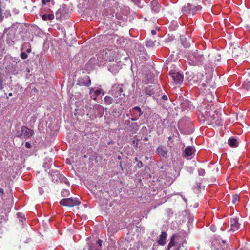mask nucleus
<instances>
[{
	"mask_svg": "<svg viewBox=\"0 0 250 250\" xmlns=\"http://www.w3.org/2000/svg\"><path fill=\"white\" fill-rule=\"evenodd\" d=\"M169 75L172 77L175 84H181L183 81V76L178 72L171 70L169 72Z\"/></svg>",
	"mask_w": 250,
	"mask_h": 250,
	"instance_id": "1a4fd4ad",
	"label": "nucleus"
},
{
	"mask_svg": "<svg viewBox=\"0 0 250 250\" xmlns=\"http://www.w3.org/2000/svg\"><path fill=\"white\" fill-rule=\"evenodd\" d=\"M178 245L175 242V235H173L170 239V241L169 243L167 250H178Z\"/></svg>",
	"mask_w": 250,
	"mask_h": 250,
	"instance_id": "2eb2a0df",
	"label": "nucleus"
},
{
	"mask_svg": "<svg viewBox=\"0 0 250 250\" xmlns=\"http://www.w3.org/2000/svg\"><path fill=\"white\" fill-rule=\"evenodd\" d=\"M81 202L77 198H64L60 201V204L64 206L74 207L80 205Z\"/></svg>",
	"mask_w": 250,
	"mask_h": 250,
	"instance_id": "0eeeda50",
	"label": "nucleus"
},
{
	"mask_svg": "<svg viewBox=\"0 0 250 250\" xmlns=\"http://www.w3.org/2000/svg\"><path fill=\"white\" fill-rule=\"evenodd\" d=\"M211 0H203V2L205 3H206V2H207L208 4H210L211 3Z\"/></svg>",
	"mask_w": 250,
	"mask_h": 250,
	"instance_id": "79ce46f5",
	"label": "nucleus"
},
{
	"mask_svg": "<svg viewBox=\"0 0 250 250\" xmlns=\"http://www.w3.org/2000/svg\"><path fill=\"white\" fill-rule=\"evenodd\" d=\"M69 17L68 10L64 6L60 7L56 12V18L57 19L63 20L67 19Z\"/></svg>",
	"mask_w": 250,
	"mask_h": 250,
	"instance_id": "6e6552de",
	"label": "nucleus"
},
{
	"mask_svg": "<svg viewBox=\"0 0 250 250\" xmlns=\"http://www.w3.org/2000/svg\"><path fill=\"white\" fill-rule=\"evenodd\" d=\"M123 91L122 85L117 84H115L112 87L110 93L115 98L123 99L125 96L124 93L122 94Z\"/></svg>",
	"mask_w": 250,
	"mask_h": 250,
	"instance_id": "423d86ee",
	"label": "nucleus"
},
{
	"mask_svg": "<svg viewBox=\"0 0 250 250\" xmlns=\"http://www.w3.org/2000/svg\"><path fill=\"white\" fill-rule=\"evenodd\" d=\"M182 45L185 48H188L190 46V43L187 41L182 42Z\"/></svg>",
	"mask_w": 250,
	"mask_h": 250,
	"instance_id": "cd10ccee",
	"label": "nucleus"
},
{
	"mask_svg": "<svg viewBox=\"0 0 250 250\" xmlns=\"http://www.w3.org/2000/svg\"><path fill=\"white\" fill-rule=\"evenodd\" d=\"M239 142L235 138L232 137L229 139L228 144L231 147H236L239 145Z\"/></svg>",
	"mask_w": 250,
	"mask_h": 250,
	"instance_id": "a211bd4d",
	"label": "nucleus"
},
{
	"mask_svg": "<svg viewBox=\"0 0 250 250\" xmlns=\"http://www.w3.org/2000/svg\"><path fill=\"white\" fill-rule=\"evenodd\" d=\"M146 45L147 47H151L154 46L155 42L152 40H147L146 42Z\"/></svg>",
	"mask_w": 250,
	"mask_h": 250,
	"instance_id": "b1692460",
	"label": "nucleus"
},
{
	"mask_svg": "<svg viewBox=\"0 0 250 250\" xmlns=\"http://www.w3.org/2000/svg\"><path fill=\"white\" fill-rule=\"evenodd\" d=\"M7 70H8V72H11V73H13V72H15V71H16V68H15V67H14V68H13L11 69V68H10L9 66L8 67H7Z\"/></svg>",
	"mask_w": 250,
	"mask_h": 250,
	"instance_id": "72a5a7b5",
	"label": "nucleus"
},
{
	"mask_svg": "<svg viewBox=\"0 0 250 250\" xmlns=\"http://www.w3.org/2000/svg\"><path fill=\"white\" fill-rule=\"evenodd\" d=\"M204 61L203 55L199 53L197 50L192 52L188 56L189 63L194 66L202 65Z\"/></svg>",
	"mask_w": 250,
	"mask_h": 250,
	"instance_id": "f257e3e1",
	"label": "nucleus"
},
{
	"mask_svg": "<svg viewBox=\"0 0 250 250\" xmlns=\"http://www.w3.org/2000/svg\"><path fill=\"white\" fill-rule=\"evenodd\" d=\"M195 153L194 148L191 146H188L184 150L183 156L184 157L188 158L191 156Z\"/></svg>",
	"mask_w": 250,
	"mask_h": 250,
	"instance_id": "f3484780",
	"label": "nucleus"
},
{
	"mask_svg": "<svg viewBox=\"0 0 250 250\" xmlns=\"http://www.w3.org/2000/svg\"><path fill=\"white\" fill-rule=\"evenodd\" d=\"M61 195L62 197H67L70 195L69 191L66 189H63L61 192Z\"/></svg>",
	"mask_w": 250,
	"mask_h": 250,
	"instance_id": "393cba45",
	"label": "nucleus"
},
{
	"mask_svg": "<svg viewBox=\"0 0 250 250\" xmlns=\"http://www.w3.org/2000/svg\"><path fill=\"white\" fill-rule=\"evenodd\" d=\"M143 140L145 141H147L148 140V138L147 137H145L143 139Z\"/></svg>",
	"mask_w": 250,
	"mask_h": 250,
	"instance_id": "3c124183",
	"label": "nucleus"
},
{
	"mask_svg": "<svg viewBox=\"0 0 250 250\" xmlns=\"http://www.w3.org/2000/svg\"><path fill=\"white\" fill-rule=\"evenodd\" d=\"M160 87L159 85L155 83L146 87L145 91V92L146 95L153 96V97L160 96Z\"/></svg>",
	"mask_w": 250,
	"mask_h": 250,
	"instance_id": "7ed1b4c3",
	"label": "nucleus"
},
{
	"mask_svg": "<svg viewBox=\"0 0 250 250\" xmlns=\"http://www.w3.org/2000/svg\"><path fill=\"white\" fill-rule=\"evenodd\" d=\"M167 234L165 232H162L159 236L158 243L161 245H164L166 244V240L167 238Z\"/></svg>",
	"mask_w": 250,
	"mask_h": 250,
	"instance_id": "6ab92c4d",
	"label": "nucleus"
},
{
	"mask_svg": "<svg viewBox=\"0 0 250 250\" xmlns=\"http://www.w3.org/2000/svg\"><path fill=\"white\" fill-rule=\"evenodd\" d=\"M4 51V46H3L2 42L0 41V56H2Z\"/></svg>",
	"mask_w": 250,
	"mask_h": 250,
	"instance_id": "bb28decb",
	"label": "nucleus"
},
{
	"mask_svg": "<svg viewBox=\"0 0 250 250\" xmlns=\"http://www.w3.org/2000/svg\"><path fill=\"white\" fill-rule=\"evenodd\" d=\"M150 8L152 11L155 13H158L161 9V5L156 0H153L150 3Z\"/></svg>",
	"mask_w": 250,
	"mask_h": 250,
	"instance_id": "dca6fc26",
	"label": "nucleus"
},
{
	"mask_svg": "<svg viewBox=\"0 0 250 250\" xmlns=\"http://www.w3.org/2000/svg\"><path fill=\"white\" fill-rule=\"evenodd\" d=\"M138 249H139L138 247L134 246V247L130 248L128 250H138Z\"/></svg>",
	"mask_w": 250,
	"mask_h": 250,
	"instance_id": "a19ab883",
	"label": "nucleus"
},
{
	"mask_svg": "<svg viewBox=\"0 0 250 250\" xmlns=\"http://www.w3.org/2000/svg\"><path fill=\"white\" fill-rule=\"evenodd\" d=\"M135 160L136 161H138V158L137 157H136L135 158Z\"/></svg>",
	"mask_w": 250,
	"mask_h": 250,
	"instance_id": "5fc2aeb1",
	"label": "nucleus"
},
{
	"mask_svg": "<svg viewBox=\"0 0 250 250\" xmlns=\"http://www.w3.org/2000/svg\"><path fill=\"white\" fill-rule=\"evenodd\" d=\"M162 99L164 100H167V97L166 95H163L162 96Z\"/></svg>",
	"mask_w": 250,
	"mask_h": 250,
	"instance_id": "c03bdc74",
	"label": "nucleus"
},
{
	"mask_svg": "<svg viewBox=\"0 0 250 250\" xmlns=\"http://www.w3.org/2000/svg\"><path fill=\"white\" fill-rule=\"evenodd\" d=\"M131 120H126L125 121L124 125L127 128L130 132H136L139 129V125L137 123H133Z\"/></svg>",
	"mask_w": 250,
	"mask_h": 250,
	"instance_id": "9d476101",
	"label": "nucleus"
},
{
	"mask_svg": "<svg viewBox=\"0 0 250 250\" xmlns=\"http://www.w3.org/2000/svg\"><path fill=\"white\" fill-rule=\"evenodd\" d=\"M12 95V93H10L9 94V96H11Z\"/></svg>",
	"mask_w": 250,
	"mask_h": 250,
	"instance_id": "864d4df0",
	"label": "nucleus"
},
{
	"mask_svg": "<svg viewBox=\"0 0 250 250\" xmlns=\"http://www.w3.org/2000/svg\"><path fill=\"white\" fill-rule=\"evenodd\" d=\"M25 146L27 148H31L32 146L30 143L28 142L25 143Z\"/></svg>",
	"mask_w": 250,
	"mask_h": 250,
	"instance_id": "c9c22d12",
	"label": "nucleus"
},
{
	"mask_svg": "<svg viewBox=\"0 0 250 250\" xmlns=\"http://www.w3.org/2000/svg\"><path fill=\"white\" fill-rule=\"evenodd\" d=\"M244 88L248 91L250 90V82H245L244 84Z\"/></svg>",
	"mask_w": 250,
	"mask_h": 250,
	"instance_id": "a878e982",
	"label": "nucleus"
},
{
	"mask_svg": "<svg viewBox=\"0 0 250 250\" xmlns=\"http://www.w3.org/2000/svg\"><path fill=\"white\" fill-rule=\"evenodd\" d=\"M118 158L119 159H121V157H120V156H118Z\"/></svg>",
	"mask_w": 250,
	"mask_h": 250,
	"instance_id": "4d7b16f0",
	"label": "nucleus"
},
{
	"mask_svg": "<svg viewBox=\"0 0 250 250\" xmlns=\"http://www.w3.org/2000/svg\"><path fill=\"white\" fill-rule=\"evenodd\" d=\"M26 49V52L28 53H30L31 51V47L30 46V44L29 42H24L22 45L21 48V51H22L24 49Z\"/></svg>",
	"mask_w": 250,
	"mask_h": 250,
	"instance_id": "aec40b11",
	"label": "nucleus"
},
{
	"mask_svg": "<svg viewBox=\"0 0 250 250\" xmlns=\"http://www.w3.org/2000/svg\"><path fill=\"white\" fill-rule=\"evenodd\" d=\"M230 231L234 232L240 228V224L238 223V219L237 218H231L230 220Z\"/></svg>",
	"mask_w": 250,
	"mask_h": 250,
	"instance_id": "ddd939ff",
	"label": "nucleus"
},
{
	"mask_svg": "<svg viewBox=\"0 0 250 250\" xmlns=\"http://www.w3.org/2000/svg\"><path fill=\"white\" fill-rule=\"evenodd\" d=\"M77 84L79 85H85L89 87L91 85V80L88 76L83 77H80L77 81Z\"/></svg>",
	"mask_w": 250,
	"mask_h": 250,
	"instance_id": "f8f14e48",
	"label": "nucleus"
},
{
	"mask_svg": "<svg viewBox=\"0 0 250 250\" xmlns=\"http://www.w3.org/2000/svg\"><path fill=\"white\" fill-rule=\"evenodd\" d=\"M151 34H152V35H155V34H156V31H155V30H151Z\"/></svg>",
	"mask_w": 250,
	"mask_h": 250,
	"instance_id": "49530a36",
	"label": "nucleus"
},
{
	"mask_svg": "<svg viewBox=\"0 0 250 250\" xmlns=\"http://www.w3.org/2000/svg\"><path fill=\"white\" fill-rule=\"evenodd\" d=\"M47 20H52L54 19V15L53 13L49 14L47 15Z\"/></svg>",
	"mask_w": 250,
	"mask_h": 250,
	"instance_id": "473e14b6",
	"label": "nucleus"
},
{
	"mask_svg": "<svg viewBox=\"0 0 250 250\" xmlns=\"http://www.w3.org/2000/svg\"><path fill=\"white\" fill-rule=\"evenodd\" d=\"M202 9V7L200 5L195 6L189 3L185 4L182 8V12L184 14L188 15H194L198 11Z\"/></svg>",
	"mask_w": 250,
	"mask_h": 250,
	"instance_id": "f03ea898",
	"label": "nucleus"
},
{
	"mask_svg": "<svg viewBox=\"0 0 250 250\" xmlns=\"http://www.w3.org/2000/svg\"><path fill=\"white\" fill-rule=\"evenodd\" d=\"M94 92L95 96H98L101 94V89H97V90H95Z\"/></svg>",
	"mask_w": 250,
	"mask_h": 250,
	"instance_id": "f704fd0d",
	"label": "nucleus"
},
{
	"mask_svg": "<svg viewBox=\"0 0 250 250\" xmlns=\"http://www.w3.org/2000/svg\"><path fill=\"white\" fill-rule=\"evenodd\" d=\"M144 128L146 129V127H143L142 128V129H143Z\"/></svg>",
	"mask_w": 250,
	"mask_h": 250,
	"instance_id": "6e6d98bb",
	"label": "nucleus"
},
{
	"mask_svg": "<svg viewBox=\"0 0 250 250\" xmlns=\"http://www.w3.org/2000/svg\"><path fill=\"white\" fill-rule=\"evenodd\" d=\"M105 55L106 57L108 58L110 61L113 59V58L115 57L116 53L114 51H111L110 50H108V52L105 51Z\"/></svg>",
	"mask_w": 250,
	"mask_h": 250,
	"instance_id": "412c9836",
	"label": "nucleus"
},
{
	"mask_svg": "<svg viewBox=\"0 0 250 250\" xmlns=\"http://www.w3.org/2000/svg\"><path fill=\"white\" fill-rule=\"evenodd\" d=\"M17 28V25H15L12 26L8 29H5L4 33L6 34L7 36V42L10 45H13L14 44L13 39L15 37Z\"/></svg>",
	"mask_w": 250,
	"mask_h": 250,
	"instance_id": "20e7f679",
	"label": "nucleus"
},
{
	"mask_svg": "<svg viewBox=\"0 0 250 250\" xmlns=\"http://www.w3.org/2000/svg\"><path fill=\"white\" fill-rule=\"evenodd\" d=\"M137 141H138V140H137L136 141V140H133V144H135V146L136 147H138Z\"/></svg>",
	"mask_w": 250,
	"mask_h": 250,
	"instance_id": "37998d69",
	"label": "nucleus"
},
{
	"mask_svg": "<svg viewBox=\"0 0 250 250\" xmlns=\"http://www.w3.org/2000/svg\"><path fill=\"white\" fill-rule=\"evenodd\" d=\"M234 198L235 200H238L239 199V197L237 195H236Z\"/></svg>",
	"mask_w": 250,
	"mask_h": 250,
	"instance_id": "de8ad7c7",
	"label": "nucleus"
},
{
	"mask_svg": "<svg viewBox=\"0 0 250 250\" xmlns=\"http://www.w3.org/2000/svg\"><path fill=\"white\" fill-rule=\"evenodd\" d=\"M157 153L161 156L164 158H167L168 157V150L167 148L163 146H160L157 148Z\"/></svg>",
	"mask_w": 250,
	"mask_h": 250,
	"instance_id": "4468645a",
	"label": "nucleus"
},
{
	"mask_svg": "<svg viewBox=\"0 0 250 250\" xmlns=\"http://www.w3.org/2000/svg\"><path fill=\"white\" fill-rule=\"evenodd\" d=\"M131 0L137 5H139V4L140 2V0Z\"/></svg>",
	"mask_w": 250,
	"mask_h": 250,
	"instance_id": "58836bf2",
	"label": "nucleus"
},
{
	"mask_svg": "<svg viewBox=\"0 0 250 250\" xmlns=\"http://www.w3.org/2000/svg\"><path fill=\"white\" fill-rule=\"evenodd\" d=\"M18 216L22 218V214L20 213H17Z\"/></svg>",
	"mask_w": 250,
	"mask_h": 250,
	"instance_id": "8fccbe9b",
	"label": "nucleus"
},
{
	"mask_svg": "<svg viewBox=\"0 0 250 250\" xmlns=\"http://www.w3.org/2000/svg\"><path fill=\"white\" fill-rule=\"evenodd\" d=\"M210 229H211L213 231H215V229L214 227L211 226Z\"/></svg>",
	"mask_w": 250,
	"mask_h": 250,
	"instance_id": "09e8293b",
	"label": "nucleus"
},
{
	"mask_svg": "<svg viewBox=\"0 0 250 250\" xmlns=\"http://www.w3.org/2000/svg\"><path fill=\"white\" fill-rule=\"evenodd\" d=\"M34 134L33 130H31L25 126L21 128V131H18L16 136L20 138H27L32 136Z\"/></svg>",
	"mask_w": 250,
	"mask_h": 250,
	"instance_id": "39448f33",
	"label": "nucleus"
},
{
	"mask_svg": "<svg viewBox=\"0 0 250 250\" xmlns=\"http://www.w3.org/2000/svg\"><path fill=\"white\" fill-rule=\"evenodd\" d=\"M0 193L1 194V195H3L4 194V190L3 189L0 188Z\"/></svg>",
	"mask_w": 250,
	"mask_h": 250,
	"instance_id": "a18cd8bd",
	"label": "nucleus"
},
{
	"mask_svg": "<svg viewBox=\"0 0 250 250\" xmlns=\"http://www.w3.org/2000/svg\"><path fill=\"white\" fill-rule=\"evenodd\" d=\"M104 100L106 105H110L113 101L112 98L109 96H106L104 98Z\"/></svg>",
	"mask_w": 250,
	"mask_h": 250,
	"instance_id": "4be33fe9",
	"label": "nucleus"
},
{
	"mask_svg": "<svg viewBox=\"0 0 250 250\" xmlns=\"http://www.w3.org/2000/svg\"><path fill=\"white\" fill-rule=\"evenodd\" d=\"M87 244H88V250H101L98 249L97 248H95L94 246H93L92 245L89 244L88 243H87Z\"/></svg>",
	"mask_w": 250,
	"mask_h": 250,
	"instance_id": "c756f323",
	"label": "nucleus"
},
{
	"mask_svg": "<svg viewBox=\"0 0 250 250\" xmlns=\"http://www.w3.org/2000/svg\"><path fill=\"white\" fill-rule=\"evenodd\" d=\"M61 177H62V175H60L58 172H57L56 174L54 173V174L52 175V181L58 182V179L57 177H59V178H61Z\"/></svg>",
	"mask_w": 250,
	"mask_h": 250,
	"instance_id": "5701e85b",
	"label": "nucleus"
},
{
	"mask_svg": "<svg viewBox=\"0 0 250 250\" xmlns=\"http://www.w3.org/2000/svg\"><path fill=\"white\" fill-rule=\"evenodd\" d=\"M21 57L22 59H25L28 57V55L25 52H22L21 54Z\"/></svg>",
	"mask_w": 250,
	"mask_h": 250,
	"instance_id": "7c9ffc66",
	"label": "nucleus"
},
{
	"mask_svg": "<svg viewBox=\"0 0 250 250\" xmlns=\"http://www.w3.org/2000/svg\"><path fill=\"white\" fill-rule=\"evenodd\" d=\"M102 241L100 239H99L96 243V244L98 245L99 247H101L102 246Z\"/></svg>",
	"mask_w": 250,
	"mask_h": 250,
	"instance_id": "e433bc0d",
	"label": "nucleus"
},
{
	"mask_svg": "<svg viewBox=\"0 0 250 250\" xmlns=\"http://www.w3.org/2000/svg\"><path fill=\"white\" fill-rule=\"evenodd\" d=\"M51 2L52 5L54 4V1L53 0H42V3L43 5H45L47 3Z\"/></svg>",
	"mask_w": 250,
	"mask_h": 250,
	"instance_id": "c85d7f7f",
	"label": "nucleus"
},
{
	"mask_svg": "<svg viewBox=\"0 0 250 250\" xmlns=\"http://www.w3.org/2000/svg\"><path fill=\"white\" fill-rule=\"evenodd\" d=\"M130 112H131V116L132 118L131 120L132 121L137 120L143 113V112L138 106L133 107Z\"/></svg>",
	"mask_w": 250,
	"mask_h": 250,
	"instance_id": "9b49d317",
	"label": "nucleus"
},
{
	"mask_svg": "<svg viewBox=\"0 0 250 250\" xmlns=\"http://www.w3.org/2000/svg\"><path fill=\"white\" fill-rule=\"evenodd\" d=\"M203 85V86H205V84H202Z\"/></svg>",
	"mask_w": 250,
	"mask_h": 250,
	"instance_id": "13d9d810",
	"label": "nucleus"
},
{
	"mask_svg": "<svg viewBox=\"0 0 250 250\" xmlns=\"http://www.w3.org/2000/svg\"><path fill=\"white\" fill-rule=\"evenodd\" d=\"M42 20L43 21H46L47 20V14H43L42 15Z\"/></svg>",
	"mask_w": 250,
	"mask_h": 250,
	"instance_id": "ea45409f",
	"label": "nucleus"
},
{
	"mask_svg": "<svg viewBox=\"0 0 250 250\" xmlns=\"http://www.w3.org/2000/svg\"><path fill=\"white\" fill-rule=\"evenodd\" d=\"M136 166L139 168H141L143 167L142 162L141 161H138Z\"/></svg>",
	"mask_w": 250,
	"mask_h": 250,
	"instance_id": "4c0bfd02",
	"label": "nucleus"
},
{
	"mask_svg": "<svg viewBox=\"0 0 250 250\" xmlns=\"http://www.w3.org/2000/svg\"><path fill=\"white\" fill-rule=\"evenodd\" d=\"M198 172L199 174L201 176L204 175V174L205 173V171L204 169H203L202 168L199 169L198 170Z\"/></svg>",
	"mask_w": 250,
	"mask_h": 250,
	"instance_id": "2f4dec72",
	"label": "nucleus"
},
{
	"mask_svg": "<svg viewBox=\"0 0 250 250\" xmlns=\"http://www.w3.org/2000/svg\"><path fill=\"white\" fill-rule=\"evenodd\" d=\"M120 167H121L122 169V170H123V168H122V162H120Z\"/></svg>",
	"mask_w": 250,
	"mask_h": 250,
	"instance_id": "603ef678",
	"label": "nucleus"
}]
</instances>
